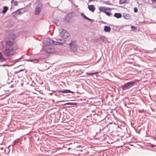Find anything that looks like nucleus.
<instances>
[{"label": "nucleus", "instance_id": "obj_16", "mask_svg": "<svg viewBox=\"0 0 156 156\" xmlns=\"http://www.w3.org/2000/svg\"><path fill=\"white\" fill-rule=\"evenodd\" d=\"M127 0H120L119 3L120 4H123L126 2Z\"/></svg>", "mask_w": 156, "mask_h": 156}, {"label": "nucleus", "instance_id": "obj_29", "mask_svg": "<svg viewBox=\"0 0 156 156\" xmlns=\"http://www.w3.org/2000/svg\"><path fill=\"white\" fill-rule=\"evenodd\" d=\"M62 101H59L58 102H62Z\"/></svg>", "mask_w": 156, "mask_h": 156}, {"label": "nucleus", "instance_id": "obj_4", "mask_svg": "<svg viewBox=\"0 0 156 156\" xmlns=\"http://www.w3.org/2000/svg\"><path fill=\"white\" fill-rule=\"evenodd\" d=\"M69 45L71 49L73 52L75 51L77 49V47L76 44V43L74 41H72L69 44Z\"/></svg>", "mask_w": 156, "mask_h": 156}, {"label": "nucleus", "instance_id": "obj_9", "mask_svg": "<svg viewBox=\"0 0 156 156\" xmlns=\"http://www.w3.org/2000/svg\"><path fill=\"white\" fill-rule=\"evenodd\" d=\"M57 92L59 93H72V92L71 91L69 90H57Z\"/></svg>", "mask_w": 156, "mask_h": 156}, {"label": "nucleus", "instance_id": "obj_23", "mask_svg": "<svg viewBox=\"0 0 156 156\" xmlns=\"http://www.w3.org/2000/svg\"><path fill=\"white\" fill-rule=\"evenodd\" d=\"M152 1L153 2L156 3V0H152Z\"/></svg>", "mask_w": 156, "mask_h": 156}, {"label": "nucleus", "instance_id": "obj_10", "mask_svg": "<svg viewBox=\"0 0 156 156\" xmlns=\"http://www.w3.org/2000/svg\"><path fill=\"white\" fill-rule=\"evenodd\" d=\"M111 29L110 27L107 26H105L104 28V30L106 32H109L111 31Z\"/></svg>", "mask_w": 156, "mask_h": 156}, {"label": "nucleus", "instance_id": "obj_25", "mask_svg": "<svg viewBox=\"0 0 156 156\" xmlns=\"http://www.w3.org/2000/svg\"><path fill=\"white\" fill-rule=\"evenodd\" d=\"M131 28H136V27H135L134 26H131Z\"/></svg>", "mask_w": 156, "mask_h": 156}, {"label": "nucleus", "instance_id": "obj_21", "mask_svg": "<svg viewBox=\"0 0 156 156\" xmlns=\"http://www.w3.org/2000/svg\"><path fill=\"white\" fill-rule=\"evenodd\" d=\"M96 73H87V74L88 75H93L94 74H96Z\"/></svg>", "mask_w": 156, "mask_h": 156}, {"label": "nucleus", "instance_id": "obj_7", "mask_svg": "<svg viewBox=\"0 0 156 156\" xmlns=\"http://www.w3.org/2000/svg\"><path fill=\"white\" fill-rule=\"evenodd\" d=\"M41 7H37L36 9L35 13L36 15H38L41 10Z\"/></svg>", "mask_w": 156, "mask_h": 156}, {"label": "nucleus", "instance_id": "obj_17", "mask_svg": "<svg viewBox=\"0 0 156 156\" xmlns=\"http://www.w3.org/2000/svg\"><path fill=\"white\" fill-rule=\"evenodd\" d=\"M46 48H45V50L48 53H52L53 51V50L51 48H50L49 49H48L47 50L46 49Z\"/></svg>", "mask_w": 156, "mask_h": 156}, {"label": "nucleus", "instance_id": "obj_1", "mask_svg": "<svg viewBox=\"0 0 156 156\" xmlns=\"http://www.w3.org/2000/svg\"><path fill=\"white\" fill-rule=\"evenodd\" d=\"M5 48L3 51L5 56L7 57L13 55L16 51L19 49L18 46L13 41L10 40H5Z\"/></svg>", "mask_w": 156, "mask_h": 156}, {"label": "nucleus", "instance_id": "obj_26", "mask_svg": "<svg viewBox=\"0 0 156 156\" xmlns=\"http://www.w3.org/2000/svg\"><path fill=\"white\" fill-rule=\"evenodd\" d=\"M88 20L92 22V19H89V20Z\"/></svg>", "mask_w": 156, "mask_h": 156}, {"label": "nucleus", "instance_id": "obj_2", "mask_svg": "<svg viewBox=\"0 0 156 156\" xmlns=\"http://www.w3.org/2000/svg\"><path fill=\"white\" fill-rule=\"evenodd\" d=\"M98 9L100 12H104L108 16H110L111 13L109 12H111L112 9L110 8L104 6H100L98 7Z\"/></svg>", "mask_w": 156, "mask_h": 156}, {"label": "nucleus", "instance_id": "obj_24", "mask_svg": "<svg viewBox=\"0 0 156 156\" xmlns=\"http://www.w3.org/2000/svg\"><path fill=\"white\" fill-rule=\"evenodd\" d=\"M17 4V3L16 2H14V5H16Z\"/></svg>", "mask_w": 156, "mask_h": 156}, {"label": "nucleus", "instance_id": "obj_8", "mask_svg": "<svg viewBox=\"0 0 156 156\" xmlns=\"http://www.w3.org/2000/svg\"><path fill=\"white\" fill-rule=\"evenodd\" d=\"M88 8L90 11L93 12H94L95 9V8L93 5H89Z\"/></svg>", "mask_w": 156, "mask_h": 156}, {"label": "nucleus", "instance_id": "obj_18", "mask_svg": "<svg viewBox=\"0 0 156 156\" xmlns=\"http://www.w3.org/2000/svg\"><path fill=\"white\" fill-rule=\"evenodd\" d=\"M81 15L84 17V18L87 20H89V18L87 17L85 15L83 14L82 13Z\"/></svg>", "mask_w": 156, "mask_h": 156}, {"label": "nucleus", "instance_id": "obj_13", "mask_svg": "<svg viewBox=\"0 0 156 156\" xmlns=\"http://www.w3.org/2000/svg\"><path fill=\"white\" fill-rule=\"evenodd\" d=\"M114 16L117 18H120L122 16L121 14L120 13H115Z\"/></svg>", "mask_w": 156, "mask_h": 156}, {"label": "nucleus", "instance_id": "obj_19", "mask_svg": "<svg viewBox=\"0 0 156 156\" xmlns=\"http://www.w3.org/2000/svg\"><path fill=\"white\" fill-rule=\"evenodd\" d=\"M134 12H137L138 11V9H137V8L136 7L134 8Z\"/></svg>", "mask_w": 156, "mask_h": 156}, {"label": "nucleus", "instance_id": "obj_28", "mask_svg": "<svg viewBox=\"0 0 156 156\" xmlns=\"http://www.w3.org/2000/svg\"><path fill=\"white\" fill-rule=\"evenodd\" d=\"M70 149V148H68V150H69Z\"/></svg>", "mask_w": 156, "mask_h": 156}, {"label": "nucleus", "instance_id": "obj_27", "mask_svg": "<svg viewBox=\"0 0 156 156\" xmlns=\"http://www.w3.org/2000/svg\"><path fill=\"white\" fill-rule=\"evenodd\" d=\"M89 2H90L91 1H94V0H89Z\"/></svg>", "mask_w": 156, "mask_h": 156}, {"label": "nucleus", "instance_id": "obj_5", "mask_svg": "<svg viewBox=\"0 0 156 156\" xmlns=\"http://www.w3.org/2000/svg\"><path fill=\"white\" fill-rule=\"evenodd\" d=\"M61 32L60 33V36L62 37L66 38L69 36V34L66 30H61Z\"/></svg>", "mask_w": 156, "mask_h": 156}, {"label": "nucleus", "instance_id": "obj_3", "mask_svg": "<svg viewBox=\"0 0 156 156\" xmlns=\"http://www.w3.org/2000/svg\"><path fill=\"white\" fill-rule=\"evenodd\" d=\"M135 82L133 81H130L126 83L122 87V90H127L133 86Z\"/></svg>", "mask_w": 156, "mask_h": 156}, {"label": "nucleus", "instance_id": "obj_15", "mask_svg": "<svg viewBox=\"0 0 156 156\" xmlns=\"http://www.w3.org/2000/svg\"><path fill=\"white\" fill-rule=\"evenodd\" d=\"M13 16L15 17L16 18L17 15L18 14H20V12L18 11H16L15 12H13Z\"/></svg>", "mask_w": 156, "mask_h": 156}, {"label": "nucleus", "instance_id": "obj_6", "mask_svg": "<svg viewBox=\"0 0 156 156\" xmlns=\"http://www.w3.org/2000/svg\"><path fill=\"white\" fill-rule=\"evenodd\" d=\"M60 43L57 42L53 40L48 39L46 44L48 46L52 45L54 44L58 45Z\"/></svg>", "mask_w": 156, "mask_h": 156}, {"label": "nucleus", "instance_id": "obj_12", "mask_svg": "<svg viewBox=\"0 0 156 156\" xmlns=\"http://www.w3.org/2000/svg\"><path fill=\"white\" fill-rule=\"evenodd\" d=\"M123 17L126 20L129 19L131 17L130 15L128 14H124Z\"/></svg>", "mask_w": 156, "mask_h": 156}, {"label": "nucleus", "instance_id": "obj_11", "mask_svg": "<svg viewBox=\"0 0 156 156\" xmlns=\"http://www.w3.org/2000/svg\"><path fill=\"white\" fill-rule=\"evenodd\" d=\"M6 59L3 57L1 52H0V62H3L6 61Z\"/></svg>", "mask_w": 156, "mask_h": 156}, {"label": "nucleus", "instance_id": "obj_14", "mask_svg": "<svg viewBox=\"0 0 156 156\" xmlns=\"http://www.w3.org/2000/svg\"><path fill=\"white\" fill-rule=\"evenodd\" d=\"M8 7L6 6H4L3 7V10L2 11V13L5 14L6 13L8 9Z\"/></svg>", "mask_w": 156, "mask_h": 156}, {"label": "nucleus", "instance_id": "obj_22", "mask_svg": "<svg viewBox=\"0 0 156 156\" xmlns=\"http://www.w3.org/2000/svg\"><path fill=\"white\" fill-rule=\"evenodd\" d=\"M72 104H73L72 103H66L64 104L65 105H72Z\"/></svg>", "mask_w": 156, "mask_h": 156}, {"label": "nucleus", "instance_id": "obj_20", "mask_svg": "<svg viewBox=\"0 0 156 156\" xmlns=\"http://www.w3.org/2000/svg\"><path fill=\"white\" fill-rule=\"evenodd\" d=\"M31 61L32 62H34V63H37L38 61V60L37 59L32 60H31Z\"/></svg>", "mask_w": 156, "mask_h": 156}]
</instances>
